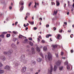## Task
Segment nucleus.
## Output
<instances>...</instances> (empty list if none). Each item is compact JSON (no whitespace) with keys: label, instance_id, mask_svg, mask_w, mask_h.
<instances>
[{"label":"nucleus","instance_id":"f257e3e1","mask_svg":"<svg viewBox=\"0 0 74 74\" xmlns=\"http://www.w3.org/2000/svg\"><path fill=\"white\" fill-rule=\"evenodd\" d=\"M47 54L48 55H46L45 56L46 59H48L49 60H52V55L50 53H48Z\"/></svg>","mask_w":74,"mask_h":74},{"label":"nucleus","instance_id":"f03ea898","mask_svg":"<svg viewBox=\"0 0 74 74\" xmlns=\"http://www.w3.org/2000/svg\"><path fill=\"white\" fill-rule=\"evenodd\" d=\"M53 70V67H52V66H51V67L49 68L48 70V72L50 74H51V72H52V71Z\"/></svg>","mask_w":74,"mask_h":74},{"label":"nucleus","instance_id":"7ed1b4c3","mask_svg":"<svg viewBox=\"0 0 74 74\" xmlns=\"http://www.w3.org/2000/svg\"><path fill=\"white\" fill-rule=\"evenodd\" d=\"M12 53V51H9L8 52H4V54H10L11 53Z\"/></svg>","mask_w":74,"mask_h":74},{"label":"nucleus","instance_id":"20e7f679","mask_svg":"<svg viewBox=\"0 0 74 74\" xmlns=\"http://www.w3.org/2000/svg\"><path fill=\"white\" fill-rule=\"evenodd\" d=\"M26 67H23L21 70L22 72L23 73H24V72L26 71Z\"/></svg>","mask_w":74,"mask_h":74},{"label":"nucleus","instance_id":"39448f33","mask_svg":"<svg viewBox=\"0 0 74 74\" xmlns=\"http://www.w3.org/2000/svg\"><path fill=\"white\" fill-rule=\"evenodd\" d=\"M62 63V61L60 60H58V62L56 63L57 65H60Z\"/></svg>","mask_w":74,"mask_h":74},{"label":"nucleus","instance_id":"423d86ee","mask_svg":"<svg viewBox=\"0 0 74 74\" xmlns=\"http://www.w3.org/2000/svg\"><path fill=\"white\" fill-rule=\"evenodd\" d=\"M5 69H6V70H10V67H9V66H6L4 67Z\"/></svg>","mask_w":74,"mask_h":74},{"label":"nucleus","instance_id":"0eeeda50","mask_svg":"<svg viewBox=\"0 0 74 74\" xmlns=\"http://www.w3.org/2000/svg\"><path fill=\"white\" fill-rule=\"evenodd\" d=\"M32 54H34L35 53V51H34V49L33 48H32Z\"/></svg>","mask_w":74,"mask_h":74},{"label":"nucleus","instance_id":"6e6552de","mask_svg":"<svg viewBox=\"0 0 74 74\" xmlns=\"http://www.w3.org/2000/svg\"><path fill=\"white\" fill-rule=\"evenodd\" d=\"M24 4V2L23 1H21L20 2H19V4L21 5H23Z\"/></svg>","mask_w":74,"mask_h":74},{"label":"nucleus","instance_id":"1a4fd4ad","mask_svg":"<svg viewBox=\"0 0 74 74\" xmlns=\"http://www.w3.org/2000/svg\"><path fill=\"white\" fill-rule=\"evenodd\" d=\"M52 47H53V50H54V49H55L56 48H57V47L58 46L57 45H52Z\"/></svg>","mask_w":74,"mask_h":74},{"label":"nucleus","instance_id":"9d476101","mask_svg":"<svg viewBox=\"0 0 74 74\" xmlns=\"http://www.w3.org/2000/svg\"><path fill=\"white\" fill-rule=\"evenodd\" d=\"M58 12V10H54V13H53V15H56V14H57Z\"/></svg>","mask_w":74,"mask_h":74},{"label":"nucleus","instance_id":"9b49d317","mask_svg":"<svg viewBox=\"0 0 74 74\" xmlns=\"http://www.w3.org/2000/svg\"><path fill=\"white\" fill-rule=\"evenodd\" d=\"M56 69H57V65H54L53 70L54 71H55L56 70Z\"/></svg>","mask_w":74,"mask_h":74},{"label":"nucleus","instance_id":"f8f14e48","mask_svg":"<svg viewBox=\"0 0 74 74\" xmlns=\"http://www.w3.org/2000/svg\"><path fill=\"white\" fill-rule=\"evenodd\" d=\"M56 5L57 6H59L60 5V3L59 2V1H56Z\"/></svg>","mask_w":74,"mask_h":74},{"label":"nucleus","instance_id":"ddd939ff","mask_svg":"<svg viewBox=\"0 0 74 74\" xmlns=\"http://www.w3.org/2000/svg\"><path fill=\"white\" fill-rule=\"evenodd\" d=\"M21 58V59H22V60H24V59H25V55H22Z\"/></svg>","mask_w":74,"mask_h":74},{"label":"nucleus","instance_id":"4468645a","mask_svg":"<svg viewBox=\"0 0 74 74\" xmlns=\"http://www.w3.org/2000/svg\"><path fill=\"white\" fill-rule=\"evenodd\" d=\"M60 37V34H58L57 37V39H59Z\"/></svg>","mask_w":74,"mask_h":74},{"label":"nucleus","instance_id":"2eb2a0df","mask_svg":"<svg viewBox=\"0 0 74 74\" xmlns=\"http://www.w3.org/2000/svg\"><path fill=\"white\" fill-rule=\"evenodd\" d=\"M51 35L50 34H49L48 35H47L46 36V37L47 38H48L49 37H51Z\"/></svg>","mask_w":74,"mask_h":74},{"label":"nucleus","instance_id":"dca6fc26","mask_svg":"<svg viewBox=\"0 0 74 74\" xmlns=\"http://www.w3.org/2000/svg\"><path fill=\"white\" fill-rule=\"evenodd\" d=\"M1 58L2 60H5V58L4 56L2 57Z\"/></svg>","mask_w":74,"mask_h":74},{"label":"nucleus","instance_id":"f3484780","mask_svg":"<svg viewBox=\"0 0 74 74\" xmlns=\"http://www.w3.org/2000/svg\"><path fill=\"white\" fill-rule=\"evenodd\" d=\"M47 48L45 47H43V50L45 51H47Z\"/></svg>","mask_w":74,"mask_h":74},{"label":"nucleus","instance_id":"a211bd4d","mask_svg":"<svg viewBox=\"0 0 74 74\" xmlns=\"http://www.w3.org/2000/svg\"><path fill=\"white\" fill-rule=\"evenodd\" d=\"M28 22L31 25H34V22H30V21H28Z\"/></svg>","mask_w":74,"mask_h":74},{"label":"nucleus","instance_id":"6ab92c4d","mask_svg":"<svg viewBox=\"0 0 74 74\" xmlns=\"http://www.w3.org/2000/svg\"><path fill=\"white\" fill-rule=\"evenodd\" d=\"M37 61L38 62H40L41 61V59L40 58H38L37 59Z\"/></svg>","mask_w":74,"mask_h":74},{"label":"nucleus","instance_id":"aec40b11","mask_svg":"<svg viewBox=\"0 0 74 74\" xmlns=\"http://www.w3.org/2000/svg\"><path fill=\"white\" fill-rule=\"evenodd\" d=\"M31 63L34 65L36 64V62L34 61H31Z\"/></svg>","mask_w":74,"mask_h":74},{"label":"nucleus","instance_id":"412c9836","mask_svg":"<svg viewBox=\"0 0 74 74\" xmlns=\"http://www.w3.org/2000/svg\"><path fill=\"white\" fill-rule=\"evenodd\" d=\"M4 73V71L1 70H0V74H2Z\"/></svg>","mask_w":74,"mask_h":74},{"label":"nucleus","instance_id":"4be33fe9","mask_svg":"<svg viewBox=\"0 0 74 74\" xmlns=\"http://www.w3.org/2000/svg\"><path fill=\"white\" fill-rule=\"evenodd\" d=\"M23 9V6H22L20 8V10L22 11Z\"/></svg>","mask_w":74,"mask_h":74},{"label":"nucleus","instance_id":"5701e85b","mask_svg":"<svg viewBox=\"0 0 74 74\" xmlns=\"http://www.w3.org/2000/svg\"><path fill=\"white\" fill-rule=\"evenodd\" d=\"M37 50L38 52H40V48L39 47H37Z\"/></svg>","mask_w":74,"mask_h":74},{"label":"nucleus","instance_id":"b1692460","mask_svg":"<svg viewBox=\"0 0 74 74\" xmlns=\"http://www.w3.org/2000/svg\"><path fill=\"white\" fill-rule=\"evenodd\" d=\"M68 64V61H66V62H65V65H67Z\"/></svg>","mask_w":74,"mask_h":74},{"label":"nucleus","instance_id":"393cba45","mask_svg":"<svg viewBox=\"0 0 74 74\" xmlns=\"http://www.w3.org/2000/svg\"><path fill=\"white\" fill-rule=\"evenodd\" d=\"M60 70H62L63 69V67H59Z\"/></svg>","mask_w":74,"mask_h":74},{"label":"nucleus","instance_id":"a878e982","mask_svg":"<svg viewBox=\"0 0 74 74\" xmlns=\"http://www.w3.org/2000/svg\"><path fill=\"white\" fill-rule=\"evenodd\" d=\"M67 69L68 70H69V69H70V66H69V65H67Z\"/></svg>","mask_w":74,"mask_h":74},{"label":"nucleus","instance_id":"bb28decb","mask_svg":"<svg viewBox=\"0 0 74 74\" xmlns=\"http://www.w3.org/2000/svg\"><path fill=\"white\" fill-rule=\"evenodd\" d=\"M10 36V34H7L6 35L7 37H9Z\"/></svg>","mask_w":74,"mask_h":74},{"label":"nucleus","instance_id":"cd10ccee","mask_svg":"<svg viewBox=\"0 0 74 74\" xmlns=\"http://www.w3.org/2000/svg\"><path fill=\"white\" fill-rule=\"evenodd\" d=\"M51 4L52 5H55V3L53 2H51Z\"/></svg>","mask_w":74,"mask_h":74},{"label":"nucleus","instance_id":"c85d7f7f","mask_svg":"<svg viewBox=\"0 0 74 74\" xmlns=\"http://www.w3.org/2000/svg\"><path fill=\"white\" fill-rule=\"evenodd\" d=\"M59 31L60 33H62V32H63V30L62 29H60Z\"/></svg>","mask_w":74,"mask_h":74},{"label":"nucleus","instance_id":"c756f323","mask_svg":"<svg viewBox=\"0 0 74 74\" xmlns=\"http://www.w3.org/2000/svg\"><path fill=\"white\" fill-rule=\"evenodd\" d=\"M0 37H1L2 38H4V35L3 34L1 35H0Z\"/></svg>","mask_w":74,"mask_h":74},{"label":"nucleus","instance_id":"7c9ffc66","mask_svg":"<svg viewBox=\"0 0 74 74\" xmlns=\"http://www.w3.org/2000/svg\"><path fill=\"white\" fill-rule=\"evenodd\" d=\"M19 37L20 38H22V37H23V36H22V35H20L19 36Z\"/></svg>","mask_w":74,"mask_h":74},{"label":"nucleus","instance_id":"2f4dec72","mask_svg":"<svg viewBox=\"0 0 74 74\" xmlns=\"http://www.w3.org/2000/svg\"><path fill=\"white\" fill-rule=\"evenodd\" d=\"M40 55L42 58H44V56H43V55L42 54V53H40Z\"/></svg>","mask_w":74,"mask_h":74},{"label":"nucleus","instance_id":"473e14b6","mask_svg":"<svg viewBox=\"0 0 74 74\" xmlns=\"http://www.w3.org/2000/svg\"><path fill=\"white\" fill-rule=\"evenodd\" d=\"M27 16H25L24 18L25 20H27Z\"/></svg>","mask_w":74,"mask_h":74},{"label":"nucleus","instance_id":"72a5a7b5","mask_svg":"<svg viewBox=\"0 0 74 74\" xmlns=\"http://www.w3.org/2000/svg\"><path fill=\"white\" fill-rule=\"evenodd\" d=\"M33 2H30L29 3V6L30 7V5H32V4Z\"/></svg>","mask_w":74,"mask_h":74},{"label":"nucleus","instance_id":"f704fd0d","mask_svg":"<svg viewBox=\"0 0 74 74\" xmlns=\"http://www.w3.org/2000/svg\"><path fill=\"white\" fill-rule=\"evenodd\" d=\"M7 32H3V34H7Z\"/></svg>","mask_w":74,"mask_h":74},{"label":"nucleus","instance_id":"c9c22d12","mask_svg":"<svg viewBox=\"0 0 74 74\" xmlns=\"http://www.w3.org/2000/svg\"><path fill=\"white\" fill-rule=\"evenodd\" d=\"M29 15H30V13H27L26 14V16H29Z\"/></svg>","mask_w":74,"mask_h":74},{"label":"nucleus","instance_id":"e433bc0d","mask_svg":"<svg viewBox=\"0 0 74 74\" xmlns=\"http://www.w3.org/2000/svg\"><path fill=\"white\" fill-rule=\"evenodd\" d=\"M29 44H30L31 45V46H33V44L32 42H30L29 43Z\"/></svg>","mask_w":74,"mask_h":74},{"label":"nucleus","instance_id":"4c0bfd02","mask_svg":"<svg viewBox=\"0 0 74 74\" xmlns=\"http://www.w3.org/2000/svg\"><path fill=\"white\" fill-rule=\"evenodd\" d=\"M3 66V64L1 62H0V67H2Z\"/></svg>","mask_w":74,"mask_h":74},{"label":"nucleus","instance_id":"58836bf2","mask_svg":"<svg viewBox=\"0 0 74 74\" xmlns=\"http://www.w3.org/2000/svg\"><path fill=\"white\" fill-rule=\"evenodd\" d=\"M71 53H73V52H74V51L73 49H72L71 50Z\"/></svg>","mask_w":74,"mask_h":74},{"label":"nucleus","instance_id":"ea45409f","mask_svg":"<svg viewBox=\"0 0 74 74\" xmlns=\"http://www.w3.org/2000/svg\"><path fill=\"white\" fill-rule=\"evenodd\" d=\"M70 37L71 38H73V34H72L71 35Z\"/></svg>","mask_w":74,"mask_h":74},{"label":"nucleus","instance_id":"a19ab883","mask_svg":"<svg viewBox=\"0 0 74 74\" xmlns=\"http://www.w3.org/2000/svg\"><path fill=\"white\" fill-rule=\"evenodd\" d=\"M37 5V3L36 2L35 3V5L34 6V7L35 8H36V5Z\"/></svg>","mask_w":74,"mask_h":74},{"label":"nucleus","instance_id":"79ce46f5","mask_svg":"<svg viewBox=\"0 0 74 74\" xmlns=\"http://www.w3.org/2000/svg\"><path fill=\"white\" fill-rule=\"evenodd\" d=\"M13 33H14V34H16V32L14 31L13 32Z\"/></svg>","mask_w":74,"mask_h":74},{"label":"nucleus","instance_id":"37998d69","mask_svg":"<svg viewBox=\"0 0 74 74\" xmlns=\"http://www.w3.org/2000/svg\"><path fill=\"white\" fill-rule=\"evenodd\" d=\"M46 26V27L48 28L49 27V25H47Z\"/></svg>","mask_w":74,"mask_h":74},{"label":"nucleus","instance_id":"c03bdc74","mask_svg":"<svg viewBox=\"0 0 74 74\" xmlns=\"http://www.w3.org/2000/svg\"><path fill=\"white\" fill-rule=\"evenodd\" d=\"M56 56L57 58H58V54H56Z\"/></svg>","mask_w":74,"mask_h":74},{"label":"nucleus","instance_id":"a18cd8bd","mask_svg":"<svg viewBox=\"0 0 74 74\" xmlns=\"http://www.w3.org/2000/svg\"><path fill=\"white\" fill-rule=\"evenodd\" d=\"M16 40V38H15L13 40L14 41H15Z\"/></svg>","mask_w":74,"mask_h":74},{"label":"nucleus","instance_id":"49530a36","mask_svg":"<svg viewBox=\"0 0 74 74\" xmlns=\"http://www.w3.org/2000/svg\"><path fill=\"white\" fill-rule=\"evenodd\" d=\"M42 43H44L45 42V41L43 40H42Z\"/></svg>","mask_w":74,"mask_h":74},{"label":"nucleus","instance_id":"de8ad7c7","mask_svg":"<svg viewBox=\"0 0 74 74\" xmlns=\"http://www.w3.org/2000/svg\"><path fill=\"white\" fill-rule=\"evenodd\" d=\"M24 41L25 42H27V41H28V40L27 39H25V40Z\"/></svg>","mask_w":74,"mask_h":74},{"label":"nucleus","instance_id":"09e8293b","mask_svg":"<svg viewBox=\"0 0 74 74\" xmlns=\"http://www.w3.org/2000/svg\"><path fill=\"white\" fill-rule=\"evenodd\" d=\"M17 24H18V22H16L15 23V25H16V26Z\"/></svg>","mask_w":74,"mask_h":74},{"label":"nucleus","instance_id":"8fccbe9b","mask_svg":"<svg viewBox=\"0 0 74 74\" xmlns=\"http://www.w3.org/2000/svg\"><path fill=\"white\" fill-rule=\"evenodd\" d=\"M64 54V53H63V52H62L61 53V55H63Z\"/></svg>","mask_w":74,"mask_h":74},{"label":"nucleus","instance_id":"3c124183","mask_svg":"<svg viewBox=\"0 0 74 74\" xmlns=\"http://www.w3.org/2000/svg\"><path fill=\"white\" fill-rule=\"evenodd\" d=\"M40 70L38 71V72H36V73H35V74H38V73H39V72H40Z\"/></svg>","mask_w":74,"mask_h":74},{"label":"nucleus","instance_id":"603ef678","mask_svg":"<svg viewBox=\"0 0 74 74\" xmlns=\"http://www.w3.org/2000/svg\"><path fill=\"white\" fill-rule=\"evenodd\" d=\"M39 38H40V39H41V38H42L41 36H39Z\"/></svg>","mask_w":74,"mask_h":74},{"label":"nucleus","instance_id":"864d4df0","mask_svg":"<svg viewBox=\"0 0 74 74\" xmlns=\"http://www.w3.org/2000/svg\"><path fill=\"white\" fill-rule=\"evenodd\" d=\"M40 40L39 39V38H38V42H40Z\"/></svg>","mask_w":74,"mask_h":74},{"label":"nucleus","instance_id":"5fc2aeb1","mask_svg":"<svg viewBox=\"0 0 74 74\" xmlns=\"http://www.w3.org/2000/svg\"><path fill=\"white\" fill-rule=\"evenodd\" d=\"M53 29L54 30H56V28L55 27H54Z\"/></svg>","mask_w":74,"mask_h":74},{"label":"nucleus","instance_id":"6e6d98bb","mask_svg":"<svg viewBox=\"0 0 74 74\" xmlns=\"http://www.w3.org/2000/svg\"><path fill=\"white\" fill-rule=\"evenodd\" d=\"M29 40H32V38H29Z\"/></svg>","mask_w":74,"mask_h":74},{"label":"nucleus","instance_id":"4d7b16f0","mask_svg":"<svg viewBox=\"0 0 74 74\" xmlns=\"http://www.w3.org/2000/svg\"><path fill=\"white\" fill-rule=\"evenodd\" d=\"M37 27H34V30H36L37 29Z\"/></svg>","mask_w":74,"mask_h":74},{"label":"nucleus","instance_id":"13d9d810","mask_svg":"<svg viewBox=\"0 0 74 74\" xmlns=\"http://www.w3.org/2000/svg\"><path fill=\"white\" fill-rule=\"evenodd\" d=\"M68 32L69 33L71 32V30H68Z\"/></svg>","mask_w":74,"mask_h":74},{"label":"nucleus","instance_id":"bf43d9fd","mask_svg":"<svg viewBox=\"0 0 74 74\" xmlns=\"http://www.w3.org/2000/svg\"><path fill=\"white\" fill-rule=\"evenodd\" d=\"M29 24L28 23H27V25H26V26H29Z\"/></svg>","mask_w":74,"mask_h":74},{"label":"nucleus","instance_id":"052dcab7","mask_svg":"<svg viewBox=\"0 0 74 74\" xmlns=\"http://www.w3.org/2000/svg\"><path fill=\"white\" fill-rule=\"evenodd\" d=\"M64 24H65V25H67V23L66 22H64Z\"/></svg>","mask_w":74,"mask_h":74},{"label":"nucleus","instance_id":"680f3d73","mask_svg":"<svg viewBox=\"0 0 74 74\" xmlns=\"http://www.w3.org/2000/svg\"><path fill=\"white\" fill-rule=\"evenodd\" d=\"M50 41H52V38H50Z\"/></svg>","mask_w":74,"mask_h":74},{"label":"nucleus","instance_id":"e2e57ef3","mask_svg":"<svg viewBox=\"0 0 74 74\" xmlns=\"http://www.w3.org/2000/svg\"><path fill=\"white\" fill-rule=\"evenodd\" d=\"M9 9H10L11 10V9H12V7L11 6L9 7Z\"/></svg>","mask_w":74,"mask_h":74},{"label":"nucleus","instance_id":"0e129e2a","mask_svg":"<svg viewBox=\"0 0 74 74\" xmlns=\"http://www.w3.org/2000/svg\"><path fill=\"white\" fill-rule=\"evenodd\" d=\"M24 26L25 27H26V25L24 24Z\"/></svg>","mask_w":74,"mask_h":74},{"label":"nucleus","instance_id":"69168bd1","mask_svg":"<svg viewBox=\"0 0 74 74\" xmlns=\"http://www.w3.org/2000/svg\"><path fill=\"white\" fill-rule=\"evenodd\" d=\"M67 15H69V12H67Z\"/></svg>","mask_w":74,"mask_h":74},{"label":"nucleus","instance_id":"338daca9","mask_svg":"<svg viewBox=\"0 0 74 74\" xmlns=\"http://www.w3.org/2000/svg\"><path fill=\"white\" fill-rule=\"evenodd\" d=\"M27 29H28V28H27V27H26L25 29L26 30H27Z\"/></svg>","mask_w":74,"mask_h":74},{"label":"nucleus","instance_id":"774afa93","mask_svg":"<svg viewBox=\"0 0 74 74\" xmlns=\"http://www.w3.org/2000/svg\"><path fill=\"white\" fill-rule=\"evenodd\" d=\"M73 8H74V3H73Z\"/></svg>","mask_w":74,"mask_h":74}]
</instances>
